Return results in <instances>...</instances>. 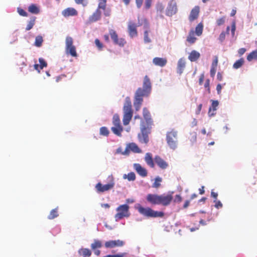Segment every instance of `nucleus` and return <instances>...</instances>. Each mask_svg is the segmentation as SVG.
<instances>
[{
	"label": "nucleus",
	"instance_id": "6",
	"mask_svg": "<svg viewBox=\"0 0 257 257\" xmlns=\"http://www.w3.org/2000/svg\"><path fill=\"white\" fill-rule=\"evenodd\" d=\"M177 132L172 130L166 134V141L170 149L175 150L178 145Z\"/></svg>",
	"mask_w": 257,
	"mask_h": 257
},
{
	"label": "nucleus",
	"instance_id": "58",
	"mask_svg": "<svg viewBox=\"0 0 257 257\" xmlns=\"http://www.w3.org/2000/svg\"><path fill=\"white\" fill-rule=\"evenodd\" d=\"M246 52V49L244 48H240L238 51V53L240 56L243 55Z\"/></svg>",
	"mask_w": 257,
	"mask_h": 257
},
{
	"label": "nucleus",
	"instance_id": "16",
	"mask_svg": "<svg viewBox=\"0 0 257 257\" xmlns=\"http://www.w3.org/2000/svg\"><path fill=\"white\" fill-rule=\"evenodd\" d=\"M154 161L156 164L162 169H165L168 166V164L159 156H155Z\"/></svg>",
	"mask_w": 257,
	"mask_h": 257
},
{
	"label": "nucleus",
	"instance_id": "35",
	"mask_svg": "<svg viewBox=\"0 0 257 257\" xmlns=\"http://www.w3.org/2000/svg\"><path fill=\"white\" fill-rule=\"evenodd\" d=\"M43 42V37L40 35L37 36L35 38L34 45L37 47H40L42 46Z\"/></svg>",
	"mask_w": 257,
	"mask_h": 257
},
{
	"label": "nucleus",
	"instance_id": "11",
	"mask_svg": "<svg viewBox=\"0 0 257 257\" xmlns=\"http://www.w3.org/2000/svg\"><path fill=\"white\" fill-rule=\"evenodd\" d=\"M101 8L97 7L95 11L89 16L88 19L87 23L91 24L96 22L101 19V12L100 11Z\"/></svg>",
	"mask_w": 257,
	"mask_h": 257
},
{
	"label": "nucleus",
	"instance_id": "60",
	"mask_svg": "<svg viewBox=\"0 0 257 257\" xmlns=\"http://www.w3.org/2000/svg\"><path fill=\"white\" fill-rule=\"evenodd\" d=\"M204 74H202L200 76V78L199 79V85H201L202 84L203 81L204 80Z\"/></svg>",
	"mask_w": 257,
	"mask_h": 257
},
{
	"label": "nucleus",
	"instance_id": "3",
	"mask_svg": "<svg viewBox=\"0 0 257 257\" xmlns=\"http://www.w3.org/2000/svg\"><path fill=\"white\" fill-rule=\"evenodd\" d=\"M137 208L141 214L148 218L163 217L164 216L163 212L155 211L149 207H144L139 204Z\"/></svg>",
	"mask_w": 257,
	"mask_h": 257
},
{
	"label": "nucleus",
	"instance_id": "64",
	"mask_svg": "<svg viewBox=\"0 0 257 257\" xmlns=\"http://www.w3.org/2000/svg\"><path fill=\"white\" fill-rule=\"evenodd\" d=\"M190 204V200H187L185 201V203L183 205V208H187Z\"/></svg>",
	"mask_w": 257,
	"mask_h": 257
},
{
	"label": "nucleus",
	"instance_id": "5",
	"mask_svg": "<svg viewBox=\"0 0 257 257\" xmlns=\"http://www.w3.org/2000/svg\"><path fill=\"white\" fill-rule=\"evenodd\" d=\"M152 127L147 126L144 120L141 122V133L138 135L139 140L140 143L148 144L149 142V134L151 132Z\"/></svg>",
	"mask_w": 257,
	"mask_h": 257
},
{
	"label": "nucleus",
	"instance_id": "51",
	"mask_svg": "<svg viewBox=\"0 0 257 257\" xmlns=\"http://www.w3.org/2000/svg\"><path fill=\"white\" fill-rule=\"evenodd\" d=\"M210 80L209 79H207L206 80L205 84H204V87L207 88L208 93H210Z\"/></svg>",
	"mask_w": 257,
	"mask_h": 257
},
{
	"label": "nucleus",
	"instance_id": "43",
	"mask_svg": "<svg viewBox=\"0 0 257 257\" xmlns=\"http://www.w3.org/2000/svg\"><path fill=\"white\" fill-rule=\"evenodd\" d=\"M189 139L192 143L195 142L197 140V133L194 132L190 133Z\"/></svg>",
	"mask_w": 257,
	"mask_h": 257
},
{
	"label": "nucleus",
	"instance_id": "13",
	"mask_svg": "<svg viewBox=\"0 0 257 257\" xmlns=\"http://www.w3.org/2000/svg\"><path fill=\"white\" fill-rule=\"evenodd\" d=\"M200 13V7L198 6H195L191 11L188 17L189 21L192 22L197 20Z\"/></svg>",
	"mask_w": 257,
	"mask_h": 257
},
{
	"label": "nucleus",
	"instance_id": "18",
	"mask_svg": "<svg viewBox=\"0 0 257 257\" xmlns=\"http://www.w3.org/2000/svg\"><path fill=\"white\" fill-rule=\"evenodd\" d=\"M137 25L133 22H130L128 26L129 35L131 37L137 36L138 33L137 30Z\"/></svg>",
	"mask_w": 257,
	"mask_h": 257
},
{
	"label": "nucleus",
	"instance_id": "59",
	"mask_svg": "<svg viewBox=\"0 0 257 257\" xmlns=\"http://www.w3.org/2000/svg\"><path fill=\"white\" fill-rule=\"evenodd\" d=\"M211 196L214 199V200H217L218 194L212 190L211 192Z\"/></svg>",
	"mask_w": 257,
	"mask_h": 257
},
{
	"label": "nucleus",
	"instance_id": "49",
	"mask_svg": "<svg viewBox=\"0 0 257 257\" xmlns=\"http://www.w3.org/2000/svg\"><path fill=\"white\" fill-rule=\"evenodd\" d=\"M152 0H145V8L146 9H149L151 8L152 5Z\"/></svg>",
	"mask_w": 257,
	"mask_h": 257
},
{
	"label": "nucleus",
	"instance_id": "48",
	"mask_svg": "<svg viewBox=\"0 0 257 257\" xmlns=\"http://www.w3.org/2000/svg\"><path fill=\"white\" fill-rule=\"evenodd\" d=\"M144 41L146 43H150L151 39L149 38V34L148 31H145L144 32Z\"/></svg>",
	"mask_w": 257,
	"mask_h": 257
},
{
	"label": "nucleus",
	"instance_id": "19",
	"mask_svg": "<svg viewBox=\"0 0 257 257\" xmlns=\"http://www.w3.org/2000/svg\"><path fill=\"white\" fill-rule=\"evenodd\" d=\"M78 14L77 11L73 8H68L62 12V15L65 17H68L69 16H77Z\"/></svg>",
	"mask_w": 257,
	"mask_h": 257
},
{
	"label": "nucleus",
	"instance_id": "57",
	"mask_svg": "<svg viewBox=\"0 0 257 257\" xmlns=\"http://www.w3.org/2000/svg\"><path fill=\"white\" fill-rule=\"evenodd\" d=\"M143 0H136V5L138 8L140 9L142 6Z\"/></svg>",
	"mask_w": 257,
	"mask_h": 257
},
{
	"label": "nucleus",
	"instance_id": "26",
	"mask_svg": "<svg viewBox=\"0 0 257 257\" xmlns=\"http://www.w3.org/2000/svg\"><path fill=\"white\" fill-rule=\"evenodd\" d=\"M197 38L195 37L194 31L193 30H191L188 34V36L187 38V41L190 44H193L196 41Z\"/></svg>",
	"mask_w": 257,
	"mask_h": 257
},
{
	"label": "nucleus",
	"instance_id": "34",
	"mask_svg": "<svg viewBox=\"0 0 257 257\" xmlns=\"http://www.w3.org/2000/svg\"><path fill=\"white\" fill-rule=\"evenodd\" d=\"M211 101L212 102V103H211V106L209 108V111H208L209 114L211 112L212 110L213 111H215V110H216L217 107L219 104V102L217 100H211Z\"/></svg>",
	"mask_w": 257,
	"mask_h": 257
},
{
	"label": "nucleus",
	"instance_id": "33",
	"mask_svg": "<svg viewBox=\"0 0 257 257\" xmlns=\"http://www.w3.org/2000/svg\"><path fill=\"white\" fill-rule=\"evenodd\" d=\"M101 246V241L97 239H95L94 242L91 244V247L93 250H95L97 248H100Z\"/></svg>",
	"mask_w": 257,
	"mask_h": 257
},
{
	"label": "nucleus",
	"instance_id": "2",
	"mask_svg": "<svg viewBox=\"0 0 257 257\" xmlns=\"http://www.w3.org/2000/svg\"><path fill=\"white\" fill-rule=\"evenodd\" d=\"M173 193L162 195L149 194L146 199L148 202L153 205H162L164 206L169 205L173 199Z\"/></svg>",
	"mask_w": 257,
	"mask_h": 257
},
{
	"label": "nucleus",
	"instance_id": "42",
	"mask_svg": "<svg viewBox=\"0 0 257 257\" xmlns=\"http://www.w3.org/2000/svg\"><path fill=\"white\" fill-rule=\"evenodd\" d=\"M39 61L40 63L39 65L40 69H43L44 67H46L47 66V63L43 58H40L39 59Z\"/></svg>",
	"mask_w": 257,
	"mask_h": 257
},
{
	"label": "nucleus",
	"instance_id": "56",
	"mask_svg": "<svg viewBox=\"0 0 257 257\" xmlns=\"http://www.w3.org/2000/svg\"><path fill=\"white\" fill-rule=\"evenodd\" d=\"M225 32H221L219 37V41H220L221 42H222L225 39Z\"/></svg>",
	"mask_w": 257,
	"mask_h": 257
},
{
	"label": "nucleus",
	"instance_id": "12",
	"mask_svg": "<svg viewBox=\"0 0 257 257\" xmlns=\"http://www.w3.org/2000/svg\"><path fill=\"white\" fill-rule=\"evenodd\" d=\"M143 117L145 120V124L147 125V126H150L152 127L153 125V120L152 118H151V114L150 111L148 110V109L144 107L143 110Z\"/></svg>",
	"mask_w": 257,
	"mask_h": 257
},
{
	"label": "nucleus",
	"instance_id": "23",
	"mask_svg": "<svg viewBox=\"0 0 257 257\" xmlns=\"http://www.w3.org/2000/svg\"><path fill=\"white\" fill-rule=\"evenodd\" d=\"M145 160L146 163L151 168L155 167V164L152 158V155L150 153H147L145 157Z\"/></svg>",
	"mask_w": 257,
	"mask_h": 257
},
{
	"label": "nucleus",
	"instance_id": "24",
	"mask_svg": "<svg viewBox=\"0 0 257 257\" xmlns=\"http://www.w3.org/2000/svg\"><path fill=\"white\" fill-rule=\"evenodd\" d=\"M177 10V9L175 5H170L166 10V15L172 16L176 13Z\"/></svg>",
	"mask_w": 257,
	"mask_h": 257
},
{
	"label": "nucleus",
	"instance_id": "46",
	"mask_svg": "<svg viewBox=\"0 0 257 257\" xmlns=\"http://www.w3.org/2000/svg\"><path fill=\"white\" fill-rule=\"evenodd\" d=\"M95 44L99 50H101L102 49L103 47V44L98 39H96L95 40Z\"/></svg>",
	"mask_w": 257,
	"mask_h": 257
},
{
	"label": "nucleus",
	"instance_id": "9",
	"mask_svg": "<svg viewBox=\"0 0 257 257\" xmlns=\"http://www.w3.org/2000/svg\"><path fill=\"white\" fill-rule=\"evenodd\" d=\"M65 52L67 54L70 55L72 57H76L77 54L76 47L73 45V40L72 37L67 36L66 38Z\"/></svg>",
	"mask_w": 257,
	"mask_h": 257
},
{
	"label": "nucleus",
	"instance_id": "63",
	"mask_svg": "<svg viewBox=\"0 0 257 257\" xmlns=\"http://www.w3.org/2000/svg\"><path fill=\"white\" fill-rule=\"evenodd\" d=\"M75 3L77 4H82L83 6H85L86 5V4H84V0H74Z\"/></svg>",
	"mask_w": 257,
	"mask_h": 257
},
{
	"label": "nucleus",
	"instance_id": "10",
	"mask_svg": "<svg viewBox=\"0 0 257 257\" xmlns=\"http://www.w3.org/2000/svg\"><path fill=\"white\" fill-rule=\"evenodd\" d=\"M109 34L114 44L118 45L120 47H123L126 43V42L124 39H118V35L114 30L110 29L109 30Z\"/></svg>",
	"mask_w": 257,
	"mask_h": 257
},
{
	"label": "nucleus",
	"instance_id": "21",
	"mask_svg": "<svg viewBox=\"0 0 257 257\" xmlns=\"http://www.w3.org/2000/svg\"><path fill=\"white\" fill-rule=\"evenodd\" d=\"M127 150H130L136 153H141V149L135 143H130L127 146L125 151H126Z\"/></svg>",
	"mask_w": 257,
	"mask_h": 257
},
{
	"label": "nucleus",
	"instance_id": "32",
	"mask_svg": "<svg viewBox=\"0 0 257 257\" xmlns=\"http://www.w3.org/2000/svg\"><path fill=\"white\" fill-rule=\"evenodd\" d=\"M244 62V59L243 58H241L239 60H237L233 65V67L234 69H238L240 68Z\"/></svg>",
	"mask_w": 257,
	"mask_h": 257
},
{
	"label": "nucleus",
	"instance_id": "39",
	"mask_svg": "<svg viewBox=\"0 0 257 257\" xmlns=\"http://www.w3.org/2000/svg\"><path fill=\"white\" fill-rule=\"evenodd\" d=\"M113 124L115 125H121L120 122L119 117L118 114H114L113 117Z\"/></svg>",
	"mask_w": 257,
	"mask_h": 257
},
{
	"label": "nucleus",
	"instance_id": "31",
	"mask_svg": "<svg viewBox=\"0 0 257 257\" xmlns=\"http://www.w3.org/2000/svg\"><path fill=\"white\" fill-rule=\"evenodd\" d=\"M59 215L58 212V207L52 209L48 216V218L49 219L52 220L54 219L55 218L58 217Z\"/></svg>",
	"mask_w": 257,
	"mask_h": 257
},
{
	"label": "nucleus",
	"instance_id": "20",
	"mask_svg": "<svg viewBox=\"0 0 257 257\" xmlns=\"http://www.w3.org/2000/svg\"><path fill=\"white\" fill-rule=\"evenodd\" d=\"M153 63L160 67L165 66L167 63V59L165 58L155 57L153 60Z\"/></svg>",
	"mask_w": 257,
	"mask_h": 257
},
{
	"label": "nucleus",
	"instance_id": "53",
	"mask_svg": "<svg viewBox=\"0 0 257 257\" xmlns=\"http://www.w3.org/2000/svg\"><path fill=\"white\" fill-rule=\"evenodd\" d=\"M182 197L180 195H176L174 199V201L175 202L180 203L182 201Z\"/></svg>",
	"mask_w": 257,
	"mask_h": 257
},
{
	"label": "nucleus",
	"instance_id": "30",
	"mask_svg": "<svg viewBox=\"0 0 257 257\" xmlns=\"http://www.w3.org/2000/svg\"><path fill=\"white\" fill-rule=\"evenodd\" d=\"M203 30V25L202 23H200L196 26L195 28V31H194V34L195 33L197 36H200L202 34Z\"/></svg>",
	"mask_w": 257,
	"mask_h": 257
},
{
	"label": "nucleus",
	"instance_id": "55",
	"mask_svg": "<svg viewBox=\"0 0 257 257\" xmlns=\"http://www.w3.org/2000/svg\"><path fill=\"white\" fill-rule=\"evenodd\" d=\"M216 71V68L211 67L210 69V76L212 77H213L215 76V73Z\"/></svg>",
	"mask_w": 257,
	"mask_h": 257
},
{
	"label": "nucleus",
	"instance_id": "54",
	"mask_svg": "<svg viewBox=\"0 0 257 257\" xmlns=\"http://www.w3.org/2000/svg\"><path fill=\"white\" fill-rule=\"evenodd\" d=\"M104 11V15L106 17H109L111 14V10L110 9L105 8V10H103Z\"/></svg>",
	"mask_w": 257,
	"mask_h": 257
},
{
	"label": "nucleus",
	"instance_id": "7",
	"mask_svg": "<svg viewBox=\"0 0 257 257\" xmlns=\"http://www.w3.org/2000/svg\"><path fill=\"white\" fill-rule=\"evenodd\" d=\"M108 179L109 182L107 184L103 185L100 182H98L96 184L95 188L97 193H103L111 190L114 187L115 183L113 176L112 175H109L108 177Z\"/></svg>",
	"mask_w": 257,
	"mask_h": 257
},
{
	"label": "nucleus",
	"instance_id": "29",
	"mask_svg": "<svg viewBox=\"0 0 257 257\" xmlns=\"http://www.w3.org/2000/svg\"><path fill=\"white\" fill-rule=\"evenodd\" d=\"M28 11L34 14H38L40 12L39 8L35 4H31L28 7Z\"/></svg>",
	"mask_w": 257,
	"mask_h": 257
},
{
	"label": "nucleus",
	"instance_id": "4",
	"mask_svg": "<svg viewBox=\"0 0 257 257\" xmlns=\"http://www.w3.org/2000/svg\"><path fill=\"white\" fill-rule=\"evenodd\" d=\"M123 110V123L124 125H126L130 123L132 119L133 113L132 108V102L129 97H126L125 99Z\"/></svg>",
	"mask_w": 257,
	"mask_h": 257
},
{
	"label": "nucleus",
	"instance_id": "25",
	"mask_svg": "<svg viewBox=\"0 0 257 257\" xmlns=\"http://www.w3.org/2000/svg\"><path fill=\"white\" fill-rule=\"evenodd\" d=\"M78 253L80 255L83 257H89L91 254V252L90 249L86 248H82L78 250Z\"/></svg>",
	"mask_w": 257,
	"mask_h": 257
},
{
	"label": "nucleus",
	"instance_id": "50",
	"mask_svg": "<svg viewBox=\"0 0 257 257\" xmlns=\"http://www.w3.org/2000/svg\"><path fill=\"white\" fill-rule=\"evenodd\" d=\"M214 202L215 203L214 206L217 209L220 208L222 207V204L221 203V202L220 201L217 200H214Z\"/></svg>",
	"mask_w": 257,
	"mask_h": 257
},
{
	"label": "nucleus",
	"instance_id": "28",
	"mask_svg": "<svg viewBox=\"0 0 257 257\" xmlns=\"http://www.w3.org/2000/svg\"><path fill=\"white\" fill-rule=\"evenodd\" d=\"M112 132L118 136H121V132L123 131V127L121 125H114L111 128Z\"/></svg>",
	"mask_w": 257,
	"mask_h": 257
},
{
	"label": "nucleus",
	"instance_id": "47",
	"mask_svg": "<svg viewBox=\"0 0 257 257\" xmlns=\"http://www.w3.org/2000/svg\"><path fill=\"white\" fill-rule=\"evenodd\" d=\"M126 253L125 252H123V253L114 254V255L108 254V255L104 256L103 257H124L126 255Z\"/></svg>",
	"mask_w": 257,
	"mask_h": 257
},
{
	"label": "nucleus",
	"instance_id": "14",
	"mask_svg": "<svg viewBox=\"0 0 257 257\" xmlns=\"http://www.w3.org/2000/svg\"><path fill=\"white\" fill-rule=\"evenodd\" d=\"M124 242L119 239L115 240H109L105 242V246L106 248H113L115 247L122 246Z\"/></svg>",
	"mask_w": 257,
	"mask_h": 257
},
{
	"label": "nucleus",
	"instance_id": "41",
	"mask_svg": "<svg viewBox=\"0 0 257 257\" xmlns=\"http://www.w3.org/2000/svg\"><path fill=\"white\" fill-rule=\"evenodd\" d=\"M99 3L98 7L101 8V10H105L106 7L107 0H98Z\"/></svg>",
	"mask_w": 257,
	"mask_h": 257
},
{
	"label": "nucleus",
	"instance_id": "44",
	"mask_svg": "<svg viewBox=\"0 0 257 257\" xmlns=\"http://www.w3.org/2000/svg\"><path fill=\"white\" fill-rule=\"evenodd\" d=\"M225 17L223 16L221 18L217 19L216 22L217 25L218 26H220L223 25L225 22Z\"/></svg>",
	"mask_w": 257,
	"mask_h": 257
},
{
	"label": "nucleus",
	"instance_id": "22",
	"mask_svg": "<svg viewBox=\"0 0 257 257\" xmlns=\"http://www.w3.org/2000/svg\"><path fill=\"white\" fill-rule=\"evenodd\" d=\"M200 57V54L198 52L195 50H193L190 53L188 56V59L190 61L194 62L197 61Z\"/></svg>",
	"mask_w": 257,
	"mask_h": 257
},
{
	"label": "nucleus",
	"instance_id": "38",
	"mask_svg": "<svg viewBox=\"0 0 257 257\" xmlns=\"http://www.w3.org/2000/svg\"><path fill=\"white\" fill-rule=\"evenodd\" d=\"M162 179L160 177H156L155 179V182L152 185V187L153 188H158L160 187L161 184L160 183L162 182Z\"/></svg>",
	"mask_w": 257,
	"mask_h": 257
},
{
	"label": "nucleus",
	"instance_id": "27",
	"mask_svg": "<svg viewBox=\"0 0 257 257\" xmlns=\"http://www.w3.org/2000/svg\"><path fill=\"white\" fill-rule=\"evenodd\" d=\"M246 59L248 62L257 60V49L254 50L248 54Z\"/></svg>",
	"mask_w": 257,
	"mask_h": 257
},
{
	"label": "nucleus",
	"instance_id": "40",
	"mask_svg": "<svg viewBox=\"0 0 257 257\" xmlns=\"http://www.w3.org/2000/svg\"><path fill=\"white\" fill-rule=\"evenodd\" d=\"M109 131L107 128L104 126L101 127L100 128V134L104 136H108L109 135Z\"/></svg>",
	"mask_w": 257,
	"mask_h": 257
},
{
	"label": "nucleus",
	"instance_id": "62",
	"mask_svg": "<svg viewBox=\"0 0 257 257\" xmlns=\"http://www.w3.org/2000/svg\"><path fill=\"white\" fill-rule=\"evenodd\" d=\"M34 69L37 70L39 73L40 72V71L41 69H40V65L38 64H35L34 65Z\"/></svg>",
	"mask_w": 257,
	"mask_h": 257
},
{
	"label": "nucleus",
	"instance_id": "52",
	"mask_svg": "<svg viewBox=\"0 0 257 257\" xmlns=\"http://www.w3.org/2000/svg\"><path fill=\"white\" fill-rule=\"evenodd\" d=\"M218 64V57L217 56H214V60L212 63L211 67L216 68Z\"/></svg>",
	"mask_w": 257,
	"mask_h": 257
},
{
	"label": "nucleus",
	"instance_id": "37",
	"mask_svg": "<svg viewBox=\"0 0 257 257\" xmlns=\"http://www.w3.org/2000/svg\"><path fill=\"white\" fill-rule=\"evenodd\" d=\"M36 19V17H34L31 18V20L29 22L28 24L27 25V27L26 28V30L27 31H29L33 28L35 23Z\"/></svg>",
	"mask_w": 257,
	"mask_h": 257
},
{
	"label": "nucleus",
	"instance_id": "8",
	"mask_svg": "<svg viewBox=\"0 0 257 257\" xmlns=\"http://www.w3.org/2000/svg\"><path fill=\"white\" fill-rule=\"evenodd\" d=\"M116 211L117 213L114 216L116 221L121 220L124 217H128L130 215L129 206L127 204L119 205L116 208Z\"/></svg>",
	"mask_w": 257,
	"mask_h": 257
},
{
	"label": "nucleus",
	"instance_id": "45",
	"mask_svg": "<svg viewBox=\"0 0 257 257\" xmlns=\"http://www.w3.org/2000/svg\"><path fill=\"white\" fill-rule=\"evenodd\" d=\"M17 12L19 13V14L20 15H21L22 16H23V17H27L28 16L27 13L21 8H17Z\"/></svg>",
	"mask_w": 257,
	"mask_h": 257
},
{
	"label": "nucleus",
	"instance_id": "36",
	"mask_svg": "<svg viewBox=\"0 0 257 257\" xmlns=\"http://www.w3.org/2000/svg\"><path fill=\"white\" fill-rule=\"evenodd\" d=\"M123 178L124 179H127L129 181H134L136 179V175L134 172H131L127 175L124 174Z\"/></svg>",
	"mask_w": 257,
	"mask_h": 257
},
{
	"label": "nucleus",
	"instance_id": "15",
	"mask_svg": "<svg viewBox=\"0 0 257 257\" xmlns=\"http://www.w3.org/2000/svg\"><path fill=\"white\" fill-rule=\"evenodd\" d=\"M186 67V61L184 58L179 59L177 66V73L181 75L183 73Z\"/></svg>",
	"mask_w": 257,
	"mask_h": 257
},
{
	"label": "nucleus",
	"instance_id": "17",
	"mask_svg": "<svg viewBox=\"0 0 257 257\" xmlns=\"http://www.w3.org/2000/svg\"><path fill=\"white\" fill-rule=\"evenodd\" d=\"M134 167L136 172L142 177H145L147 176L148 172L147 170L142 167L140 164H135Z\"/></svg>",
	"mask_w": 257,
	"mask_h": 257
},
{
	"label": "nucleus",
	"instance_id": "61",
	"mask_svg": "<svg viewBox=\"0 0 257 257\" xmlns=\"http://www.w3.org/2000/svg\"><path fill=\"white\" fill-rule=\"evenodd\" d=\"M222 89V86L220 84H217L216 86V90L218 94H220L221 93V91Z\"/></svg>",
	"mask_w": 257,
	"mask_h": 257
},
{
	"label": "nucleus",
	"instance_id": "1",
	"mask_svg": "<svg viewBox=\"0 0 257 257\" xmlns=\"http://www.w3.org/2000/svg\"><path fill=\"white\" fill-rule=\"evenodd\" d=\"M152 89L150 79L147 75L144 77L143 88L139 87L135 93L134 106L137 111L139 110L143 101V96H148Z\"/></svg>",
	"mask_w": 257,
	"mask_h": 257
}]
</instances>
